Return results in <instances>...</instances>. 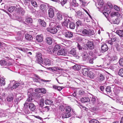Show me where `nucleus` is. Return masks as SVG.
Wrapping results in <instances>:
<instances>
[{
    "label": "nucleus",
    "mask_w": 123,
    "mask_h": 123,
    "mask_svg": "<svg viewBox=\"0 0 123 123\" xmlns=\"http://www.w3.org/2000/svg\"><path fill=\"white\" fill-rule=\"evenodd\" d=\"M83 34L86 36H91L94 34L93 31L90 30L85 29L82 32Z\"/></svg>",
    "instance_id": "obj_4"
},
{
    "label": "nucleus",
    "mask_w": 123,
    "mask_h": 123,
    "mask_svg": "<svg viewBox=\"0 0 123 123\" xmlns=\"http://www.w3.org/2000/svg\"><path fill=\"white\" fill-rule=\"evenodd\" d=\"M44 62L46 65H51V61L49 59L44 58Z\"/></svg>",
    "instance_id": "obj_19"
},
{
    "label": "nucleus",
    "mask_w": 123,
    "mask_h": 123,
    "mask_svg": "<svg viewBox=\"0 0 123 123\" xmlns=\"http://www.w3.org/2000/svg\"><path fill=\"white\" fill-rule=\"evenodd\" d=\"M65 19L66 20H65V21L63 22L62 24V25L63 27H66L67 28H68V21H69L70 20L69 18H67L66 19Z\"/></svg>",
    "instance_id": "obj_16"
},
{
    "label": "nucleus",
    "mask_w": 123,
    "mask_h": 123,
    "mask_svg": "<svg viewBox=\"0 0 123 123\" xmlns=\"http://www.w3.org/2000/svg\"><path fill=\"white\" fill-rule=\"evenodd\" d=\"M64 35L66 37L69 38L72 37L73 36V33L68 31H65L64 32Z\"/></svg>",
    "instance_id": "obj_6"
},
{
    "label": "nucleus",
    "mask_w": 123,
    "mask_h": 123,
    "mask_svg": "<svg viewBox=\"0 0 123 123\" xmlns=\"http://www.w3.org/2000/svg\"><path fill=\"white\" fill-rule=\"evenodd\" d=\"M36 39L37 41L40 42L43 41V37L42 35H38L36 37Z\"/></svg>",
    "instance_id": "obj_18"
},
{
    "label": "nucleus",
    "mask_w": 123,
    "mask_h": 123,
    "mask_svg": "<svg viewBox=\"0 0 123 123\" xmlns=\"http://www.w3.org/2000/svg\"><path fill=\"white\" fill-rule=\"evenodd\" d=\"M114 8L115 10L117 11H119L120 10V7L116 5H115L114 6Z\"/></svg>",
    "instance_id": "obj_58"
},
{
    "label": "nucleus",
    "mask_w": 123,
    "mask_h": 123,
    "mask_svg": "<svg viewBox=\"0 0 123 123\" xmlns=\"http://www.w3.org/2000/svg\"><path fill=\"white\" fill-rule=\"evenodd\" d=\"M119 62L120 65V66H123V58H120L119 61Z\"/></svg>",
    "instance_id": "obj_56"
},
{
    "label": "nucleus",
    "mask_w": 123,
    "mask_h": 123,
    "mask_svg": "<svg viewBox=\"0 0 123 123\" xmlns=\"http://www.w3.org/2000/svg\"><path fill=\"white\" fill-rule=\"evenodd\" d=\"M22 32H23L22 31H20L18 32L17 33V35L19 36L20 39L22 38L23 35V33Z\"/></svg>",
    "instance_id": "obj_53"
},
{
    "label": "nucleus",
    "mask_w": 123,
    "mask_h": 123,
    "mask_svg": "<svg viewBox=\"0 0 123 123\" xmlns=\"http://www.w3.org/2000/svg\"><path fill=\"white\" fill-rule=\"evenodd\" d=\"M46 6L43 5H41L40 6V9L43 11H45L46 10Z\"/></svg>",
    "instance_id": "obj_49"
},
{
    "label": "nucleus",
    "mask_w": 123,
    "mask_h": 123,
    "mask_svg": "<svg viewBox=\"0 0 123 123\" xmlns=\"http://www.w3.org/2000/svg\"><path fill=\"white\" fill-rule=\"evenodd\" d=\"M120 22V19L118 18L115 19V20H112L111 23L113 24H118Z\"/></svg>",
    "instance_id": "obj_27"
},
{
    "label": "nucleus",
    "mask_w": 123,
    "mask_h": 123,
    "mask_svg": "<svg viewBox=\"0 0 123 123\" xmlns=\"http://www.w3.org/2000/svg\"><path fill=\"white\" fill-rule=\"evenodd\" d=\"M13 98L12 96H9L7 98V101L8 102H11L12 101Z\"/></svg>",
    "instance_id": "obj_48"
},
{
    "label": "nucleus",
    "mask_w": 123,
    "mask_h": 123,
    "mask_svg": "<svg viewBox=\"0 0 123 123\" xmlns=\"http://www.w3.org/2000/svg\"><path fill=\"white\" fill-rule=\"evenodd\" d=\"M82 55L83 60L84 61L86 60L89 59V56L86 52H83Z\"/></svg>",
    "instance_id": "obj_10"
},
{
    "label": "nucleus",
    "mask_w": 123,
    "mask_h": 123,
    "mask_svg": "<svg viewBox=\"0 0 123 123\" xmlns=\"http://www.w3.org/2000/svg\"><path fill=\"white\" fill-rule=\"evenodd\" d=\"M45 103L46 105H51L53 103V101L51 100L47 99L45 101Z\"/></svg>",
    "instance_id": "obj_35"
},
{
    "label": "nucleus",
    "mask_w": 123,
    "mask_h": 123,
    "mask_svg": "<svg viewBox=\"0 0 123 123\" xmlns=\"http://www.w3.org/2000/svg\"><path fill=\"white\" fill-rule=\"evenodd\" d=\"M25 38L26 39L29 41H31L33 39V37L31 35L29 34H26L25 35Z\"/></svg>",
    "instance_id": "obj_29"
},
{
    "label": "nucleus",
    "mask_w": 123,
    "mask_h": 123,
    "mask_svg": "<svg viewBox=\"0 0 123 123\" xmlns=\"http://www.w3.org/2000/svg\"><path fill=\"white\" fill-rule=\"evenodd\" d=\"M28 108L31 110L33 111L36 109V106L33 103H30L28 104Z\"/></svg>",
    "instance_id": "obj_13"
},
{
    "label": "nucleus",
    "mask_w": 123,
    "mask_h": 123,
    "mask_svg": "<svg viewBox=\"0 0 123 123\" xmlns=\"http://www.w3.org/2000/svg\"><path fill=\"white\" fill-rule=\"evenodd\" d=\"M31 3L32 5L35 7H37V4L36 2L34 0H31Z\"/></svg>",
    "instance_id": "obj_50"
},
{
    "label": "nucleus",
    "mask_w": 123,
    "mask_h": 123,
    "mask_svg": "<svg viewBox=\"0 0 123 123\" xmlns=\"http://www.w3.org/2000/svg\"><path fill=\"white\" fill-rule=\"evenodd\" d=\"M67 54V51L65 49H62L58 51L57 54L58 55H66Z\"/></svg>",
    "instance_id": "obj_8"
},
{
    "label": "nucleus",
    "mask_w": 123,
    "mask_h": 123,
    "mask_svg": "<svg viewBox=\"0 0 123 123\" xmlns=\"http://www.w3.org/2000/svg\"><path fill=\"white\" fill-rule=\"evenodd\" d=\"M26 21L28 23H32V18L29 17H26Z\"/></svg>",
    "instance_id": "obj_38"
},
{
    "label": "nucleus",
    "mask_w": 123,
    "mask_h": 123,
    "mask_svg": "<svg viewBox=\"0 0 123 123\" xmlns=\"http://www.w3.org/2000/svg\"><path fill=\"white\" fill-rule=\"evenodd\" d=\"M56 16L57 19L59 20H62L63 18V16L62 14L60 12H58L56 14Z\"/></svg>",
    "instance_id": "obj_26"
},
{
    "label": "nucleus",
    "mask_w": 123,
    "mask_h": 123,
    "mask_svg": "<svg viewBox=\"0 0 123 123\" xmlns=\"http://www.w3.org/2000/svg\"><path fill=\"white\" fill-rule=\"evenodd\" d=\"M98 3V5L99 6L98 8L102 7L104 4L103 0H97Z\"/></svg>",
    "instance_id": "obj_23"
},
{
    "label": "nucleus",
    "mask_w": 123,
    "mask_h": 123,
    "mask_svg": "<svg viewBox=\"0 0 123 123\" xmlns=\"http://www.w3.org/2000/svg\"><path fill=\"white\" fill-rule=\"evenodd\" d=\"M37 60L38 63L40 64L43 63V59L42 58H37Z\"/></svg>",
    "instance_id": "obj_39"
},
{
    "label": "nucleus",
    "mask_w": 123,
    "mask_h": 123,
    "mask_svg": "<svg viewBox=\"0 0 123 123\" xmlns=\"http://www.w3.org/2000/svg\"><path fill=\"white\" fill-rule=\"evenodd\" d=\"M89 123H99V122L97 120L93 119L89 121Z\"/></svg>",
    "instance_id": "obj_42"
},
{
    "label": "nucleus",
    "mask_w": 123,
    "mask_h": 123,
    "mask_svg": "<svg viewBox=\"0 0 123 123\" xmlns=\"http://www.w3.org/2000/svg\"><path fill=\"white\" fill-rule=\"evenodd\" d=\"M37 58H42V55L40 53H38L37 54Z\"/></svg>",
    "instance_id": "obj_61"
},
{
    "label": "nucleus",
    "mask_w": 123,
    "mask_h": 123,
    "mask_svg": "<svg viewBox=\"0 0 123 123\" xmlns=\"http://www.w3.org/2000/svg\"><path fill=\"white\" fill-rule=\"evenodd\" d=\"M55 23L54 22H51L49 24V26H52V27H53L55 25Z\"/></svg>",
    "instance_id": "obj_64"
},
{
    "label": "nucleus",
    "mask_w": 123,
    "mask_h": 123,
    "mask_svg": "<svg viewBox=\"0 0 123 123\" xmlns=\"http://www.w3.org/2000/svg\"><path fill=\"white\" fill-rule=\"evenodd\" d=\"M116 32L120 37H123V30H118Z\"/></svg>",
    "instance_id": "obj_28"
},
{
    "label": "nucleus",
    "mask_w": 123,
    "mask_h": 123,
    "mask_svg": "<svg viewBox=\"0 0 123 123\" xmlns=\"http://www.w3.org/2000/svg\"><path fill=\"white\" fill-rule=\"evenodd\" d=\"M89 69L88 68H84L82 69V72L83 74L85 76L87 75L88 73L89 72Z\"/></svg>",
    "instance_id": "obj_15"
},
{
    "label": "nucleus",
    "mask_w": 123,
    "mask_h": 123,
    "mask_svg": "<svg viewBox=\"0 0 123 123\" xmlns=\"http://www.w3.org/2000/svg\"><path fill=\"white\" fill-rule=\"evenodd\" d=\"M39 24L42 26L45 27L46 25V22L43 20L39 19L38 20Z\"/></svg>",
    "instance_id": "obj_14"
},
{
    "label": "nucleus",
    "mask_w": 123,
    "mask_h": 123,
    "mask_svg": "<svg viewBox=\"0 0 123 123\" xmlns=\"http://www.w3.org/2000/svg\"><path fill=\"white\" fill-rule=\"evenodd\" d=\"M101 51L102 52H104L106 51L108 49V47L106 44H103L102 45Z\"/></svg>",
    "instance_id": "obj_11"
},
{
    "label": "nucleus",
    "mask_w": 123,
    "mask_h": 123,
    "mask_svg": "<svg viewBox=\"0 0 123 123\" xmlns=\"http://www.w3.org/2000/svg\"><path fill=\"white\" fill-rule=\"evenodd\" d=\"M111 40L112 41V42L113 43L117 41L118 38L117 37H113L111 38Z\"/></svg>",
    "instance_id": "obj_54"
},
{
    "label": "nucleus",
    "mask_w": 123,
    "mask_h": 123,
    "mask_svg": "<svg viewBox=\"0 0 123 123\" xmlns=\"http://www.w3.org/2000/svg\"><path fill=\"white\" fill-rule=\"evenodd\" d=\"M117 57L116 55H114L111 57V59L112 61H114L117 59Z\"/></svg>",
    "instance_id": "obj_57"
},
{
    "label": "nucleus",
    "mask_w": 123,
    "mask_h": 123,
    "mask_svg": "<svg viewBox=\"0 0 123 123\" xmlns=\"http://www.w3.org/2000/svg\"><path fill=\"white\" fill-rule=\"evenodd\" d=\"M84 41V43H86L87 46L90 49H94V46L93 41L86 39H85Z\"/></svg>",
    "instance_id": "obj_3"
},
{
    "label": "nucleus",
    "mask_w": 123,
    "mask_h": 123,
    "mask_svg": "<svg viewBox=\"0 0 123 123\" xmlns=\"http://www.w3.org/2000/svg\"><path fill=\"white\" fill-rule=\"evenodd\" d=\"M46 40V42L48 44L50 45L53 42L52 38L49 37H47Z\"/></svg>",
    "instance_id": "obj_21"
},
{
    "label": "nucleus",
    "mask_w": 123,
    "mask_h": 123,
    "mask_svg": "<svg viewBox=\"0 0 123 123\" xmlns=\"http://www.w3.org/2000/svg\"><path fill=\"white\" fill-rule=\"evenodd\" d=\"M95 74L91 71H89L88 73L86 76L90 77L91 79H93L95 76Z\"/></svg>",
    "instance_id": "obj_22"
},
{
    "label": "nucleus",
    "mask_w": 123,
    "mask_h": 123,
    "mask_svg": "<svg viewBox=\"0 0 123 123\" xmlns=\"http://www.w3.org/2000/svg\"><path fill=\"white\" fill-rule=\"evenodd\" d=\"M55 8L52 7L51 6L49 8L48 10V14L49 17L50 18H53L55 15Z\"/></svg>",
    "instance_id": "obj_5"
},
{
    "label": "nucleus",
    "mask_w": 123,
    "mask_h": 123,
    "mask_svg": "<svg viewBox=\"0 0 123 123\" xmlns=\"http://www.w3.org/2000/svg\"><path fill=\"white\" fill-rule=\"evenodd\" d=\"M91 99H90V102L93 105H94L96 103L97 101V97L94 96H92V97H91Z\"/></svg>",
    "instance_id": "obj_17"
},
{
    "label": "nucleus",
    "mask_w": 123,
    "mask_h": 123,
    "mask_svg": "<svg viewBox=\"0 0 123 123\" xmlns=\"http://www.w3.org/2000/svg\"><path fill=\"white\" fill-rule=\"evenodd\" d=\"M77 48L79 50H82V47L81 45L78 43L77 44Z\"/></svg>",
    "instance_id": "obj_59"
},
{
    "label": "nucleus",
    "mask_w": 123,
    "mask_h": 123,
    "mask_svg": "<svg viewBox=\"0 0 123 123\" xmlns=\"http://www.w3.org/2000/svg\"><path fill=\"white\" fill-rule=\"evenodd\" d=\"M111 15L112 17L115 16H118L120 15V14L118 12H113L111 13Z\"/></svg>",
    "instance_id": "obj_34"
},
{
    "label": "nucleus",
    "mask_w": 123,
    "mask_h": 123,
    "mask_svg": "<svg viewBox=\"0 0 123 123\" xmlns=\"http://www.w3.org/2000/svg\"><path fill=\"white\" fill-rule=\"evenodd\" d=\"M106 42H107L108 44H110L111 45H112L113 44V43L112 41L111 40H107L106 41Z\"/></svg>",
    "instance_id": "obj_62"
},
{
    "label": "nucleus",
    "mask_w": 123,
    "mask_h": 123,
    "mask_svg": "<svg viewBox=\"0 0 123 123\" xmlns=\"http://www.w3.org/2000/svg\"><path fill=\"white\" fill-rule=\"evenodd\" d=\"M47 51L49 53H51L53 51V49L51 47H49L47 49Z\"/></svg>",
    "instance_id": "obj_52"
},
{
    "label": "nucleus",
    "mask_w": 123,
    "mask_h": 123,
    "mask_svg": "<svg viewBox=\"0 0 123 123\" xmlns=\"http://www.w3.org/2000/svg\"><path fill=\"white\" fill-rule=\"evenodd\" d=\"M76 24L77 25V27H78L79 26H82V24L81 23V22L80 20H78L76 22Z\"/></svg>",
    "instance_id": "obj_46"
},
{
    "label": "nucleus",
    "mask_w": 123,
    "mask_h": 123,
    "mask_svg": "<svg viewBox=\"0 0 123 123\" xmlns=\"http://www.w3.org/2000/svg\"><path fill=\"white\" fill-rule=\"evenodd\" d=\"M39 105L42 108L43 107L44 105V100L43 99H42L40 100Z\"/></svg>",
    "instance_id": "obj_41"
},
{
    "label": "nucleus",
    "mask_w": 123,
    "mask_h": 123,
    "mask_svg": "<svg viewBox=\"0 0 123 123\" xmlns=\"http://www.w3.org/2000/svg\"><path fill=\"white\" fill-rule=\"evenodd\" d=\"M59 1L62 6H63V5L66 3L67 0H59Z\"/></svg>",
    "instance_id": "obj_47"
},
{
    "label": "nucleus",
    "mask_w": 123,
    "mask_h": 123,
    "mask_svg": "<svg viewBox=\"0 0 123 123\" xmlns=\"http://www.w3.org/2000/svg\"><path fill=\"white\" fill-rule=\"evenodd\" d=\"M19 84L18 83H16L12 86V88L13 89H15L16 88L19 86Z\"/></svg>",
    "instance_id": "obj_51"
},
{
    "label": "nucleus",
    "mask_w": 123,
    "mask_h": 123,
    "mask_svg": "<svg viewBox=\"0 0 123 123\" xmlns=\"http://www.w3.org/2000/svg\"><path fill=\"white\" fill-rule=\"evenodd\" d=\"M36 77L37 78L36 79H37V81H36V82H40V80H41V81H43V82H47L49 81L48 80H44L41 79L40 78V77L38 76L37 75L36 76Z\"/></svg>",
    "instance_id": "obj_33"
},
{
    "label": "nucleus",
    "mask_w": 123,
    "mask_h": 123,
    "mask_svg": "<svg viewBox=\"0 0 123 123\" xmlns=\"http://www.w3.org/2000/svg\"><path fill=\"white\" fill-rule=\"evenodd\" d=\"M5 84V81L4 79L2 77L0 78V86H4Z\"/></svg>",
    "instance_id": "obj_30"
},
{
    "label": "nucleus",
    "mask_w": 123,
    "mask_h": 123,
    "mask_svg": "<svg viewBox=\"0 0 123 123\" xmlns=\"http://www.w3.org/2000/svg\"><path fill=\"white\" fill-rule=\"evenodd\" d=\"M99 76L98 79L100 81H102L104 80L105 78L103 75L100 74Z\"/></svg>",
    "instance_id": "obj_44"
},
{
    "label": "nucleus",
    "mask_w": 123,
    "mask_h": 123,
    "mask_svg": "<svg viewBox=\"0 0 123 123\" xmlns=\"http://www.w3.org/2000/svg\"><path fill=\"white\" fill-rule=\"evenodd\" d=\"M71 5L73 6L76 7L78 6V4L76 3L75 0H73L71 2Z\"/></svg>",
    "instance_id": "obj_31"
},
{
    "label": "nucleus",
    "mask_w": 123,
    "mask_h": 123,
    "mask_svg": "<svg viewBox=\"0 0 123 123\" xmlns=\"http://www.w3.org/2000/svg\"><path fill=\"white\" fill-rule=\"evenodd\" d=\"M69 54L72 55L74 56H76L77 55L76 49L74 48H73L70 51Z\"/></svg>",
    "instance_id": "obj_24"
},
{
    "label": "nucleus",
    "mask_w": 123,
    "mask_h": 123,
    "mask_svg": "<svg viewBox=\"0 0 123 123\" xmlns=\"http://www.w3.org/2000/svg\"><path fill=\"white\" fill-rule=\"evenodd\" d=\"M40 92L43 94H45L46 93V90L44 88H41Z\"/></svg>",
    "instance_id": "obj_55"
},
{
    "label": "nucleus",
    "mask_w": 123,
    "mask_h": 123,
    "mask_svg": "<svg viewBox=\"0 0 123 123\" xmlns=\"http://www.w3.org/2000/svg\"><path fill=\"white\" fill-rule=\"evenodd\" d=\"M71 110V108L70 106H66L65 109V111L62 114V118H65L70 117L71 115L70 113Z\"/></svg>",
    "instance_id": "obj_2"
},
{
    "label": "nucleus",
    "mask_w": 123,
    "mask_h": 123,
    "mask_svg": "<svg viewBox=\"0 0 123 123\" xmlns=\"http://www.w3.org/2000/svg\"><path fill=\"white\" fill-rule=\"evenodd\" d=\"M61 48L60 46L58 44L55 45L54 48V50L55 51H56L60 49Z\"/></svg>",
    "instance_id": "obj_43"
},
{
    "label": "nucleus",
    "mask_w": 123,
    "mask_h": 123,
    "mask_svg": "<svg viewBox=\"0 0 123 123\" xmlns=\"http://www.w3.org/2000/svg\"><path fill=\"white\" fill-rule=\"evenodd\" d=\"M15 9H16V7L13 6H12L8 8V11L9 12H12Z\"/></svg>",
    "instance_id": "obj_32"
},
{
    "label": "nucleus",
    "mask_w": 123,
    "mask_h": 123,
    "mask_svg": "<svg viewBox=\"0 0 123 123\" xmlns=\"http://www.w3.org/2000/svg\"><path fill=\"white\" fill-rule=\"evenodd\" d=\"M7 64L6 62L4 60H1L0 61V65L3 66H6Z\"/></svg>",
    "instance_id": "obj_36"
},
{
    "label": "nucleus",
    "mask_w": 123,
    "mask_h": 123,
    "mask_svg": "<svg viewBox=\"0 0 123 123\" xmlns=\"http://www.w3.org/2000/svg\"><path fill=\"white\" fill-rule=\"evenodd\" d=\"M111 87L110 86H107L105 89V91L108 94H109L111 92Z\"/></svg>",
    "instance_id": "obj_37"
},
{
    "label": "nucleus",
    "mask_w": 123,
    "mask_h": 123,
    "mask_svg": "<svg viewBox=\"0 0 123 123\" xmlns=\"http://www.w3.org/2000/svg\"><path fill=\"white\" fill-rule=\"evenodd\" d=\"M47 30L48 31L53 34H55L57 31V29L54 27L48 28L47 29Z\"/></svg>",
    "instance_id": "obj_9"
},
{
    "label": "nucleus",
    "mask_w": 123,
    "mask_h": 123,
    "mask_svg": "<svg viewBox=\"0 0 123 123\" xmlns=\"http://www.w3.org/2000/svg\"><path fill=\"white\" fill-rule=\"evenodd\" d=\"M104 10H103V14L105 16L107 17L108 16V15L110 13V11L108 10V8L107 6H104Z\"/></svg>",
    "instance_id": "obj_7"
},
{
    "label": "nucleus",
    "mask_w": 123,
    "mask_h": 123,
    "mask_svg": "<svg viewBox=\"0 0 123 123\" xmlns=\"http://www.w3.org/2000/svg\"><path fill=\"white\" fill-rule=\"evenodd\" d=\"M34 93L33 92V90L32 89H29L28 92L27 94L28 98L24 104V106L23 109L25 113L26 114H28L30 113V111L28 109V104L27 102H31L32 100V96Z\"/></svg>",
    "instance_id": "obj_1"
},
{
    "label": "nucleus",
    "mask_w": 123,
    "mask_h": 123,
    "mask_svg": "<svg viewBox=\"0 0 123 123\" xmlns=\"http://www.w3.org/2000/svg\"><path fill=\"white\" fill-rule=\"evenodd\" d=\"M16 11L22 15H24L25 13V11L21 7L18 8H17Z\"/></svg>",
    "instance_id": "obj_12"
},
{
    "label": "nucleus",
    "mask_w": 123,
    "mask_h": 123,
    "mask_svg": "<svg viewBox=\"0 0 123 123\" xmlns=\"http://www.w3.org/2000/svg\"><path fill=\"white\" fill-rule=\"evenodd\" d=\"M75 25L73 22H71L69 24V28L70 29H74Z\"/></svg>",
    "instance_id": "obj_25"
},
{
    "label": "nucleus",
    "mask_w": 123,
    "mask_h": 123,
    "mask_svg": "<svg viewBox=\"0 0 123 123\" xmlns=\"http://www.w3.org/2000/svg\"><path fill=\"white\" fill-rule=\"evenodd\" d=\"M77 15L79 16H80L82 14V12L80 11H78L77 12Z\"/></svg>",
    "instance_id": "obj_63"
},
{
    "label": "nucleus",
    "mask_w": 123,
    "mask_h": 123,
    "mask_svg": "<svg viewBox=\"0 0 123 123\" xmlns=\"http://www.w3.org/2000/svg\"><path fill=\"white\" fill-rule=\"evenodd\" d=\"M90 99L88 97L82 98L81 99V101L82 103H85L89 102Z\"/></svg>",
    "instance_id": "obj_20"
},
{
    "label": "nucleus",
    "mask_w": 123,
    "mask_h": 123,
    "mask_svg": "<svg viewBox=\"0 0 123 123\" xmlns=\"http://www.w3.org/2000/svg\"><path fill=\"white\" fill-rule=\"evenodd\" d=\"M73 68L74 69L79 70L80 69V66L76 65L73 67Z\"/></svg>",
    "instance_id": "obj_40"
},
{
    "label": "nucleus",
    "mask_w": 123,
    "mask_h": 123,
    "mask_svg": "<svg viewBox=\"0 0 123 123\" xmlns=\"http://www.w3.org/2000/svg\"><path fill=\"white\" fill-rule=\"evenodd\" d=\"M118 74L120 76L123 77V69L121 68L119 70Z\"/></svg>",
    "instance_id": "obj_45"
},
{
    "label": "nucleus",
    "mask_w": 123,
    "mask_h": 123,
    "mask_svg": "<svg viewBox=\"0 0 123 123\" xmlns=\"http://www.w3.org/2000/svg\"><path fill=\"white\" fill-rule=\"evenodd\" d=\"M52 69L53 70H54L55 71H56L58 70H60V68H59L56 67H53L52 68Z\"/></svg>",
    "instance_id": "obj_60"
}]
</instances>
